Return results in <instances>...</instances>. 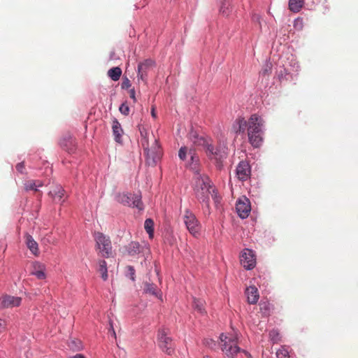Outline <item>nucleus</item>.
I'll use <instances>...</instances> for the list:
<instances>
[{
	"label": "nucleus",
	"instance_id": "nucleus-17",
	"mask_svg": "<svg viewBox=\"0 0 358 358\" xmlns=\"http://www.w3.org/2000/svg\"><path fill=\"white\" fill-rule=\"evenodd\" d=\"M245 294L248 302L250 304H256L259 300V294L257 288L255 286H250L246 288Z\"/></svg>",
	"mask_w": 358,
	"mask_h": 358
},
{
	"label": "nucleus",
	"instance_id": "nucleus-25",
	"mask_svg": "<svg viewBox=\"0 0 358 358\" xmlns=\"http://www.w3.org/2000/svg\"><path fill=\"white\" fill-rule=\"evenodd\" d=\"M99 268L98 271L101 275V278L106 281L108 280V269H107V264L105 260H99Z\"/></svg>",
	"mask_w": 358,
	"mask_h": 358
},
{
	"label": "nucleus",
	"instance_id": "nucleus-31",
	"mask_svg": "<svg viewBox=\"0 0 358 358\" xmlns=\"http://www.w3.org/2000/svg\"><path fill=\"white\" fill-rule=\"evenodd\" d=\"M141 143L143 148L144 153L147 155H150V145H149V141L148 138L145 137L144 138H141Z\"/></svg>",
	"mask_w": 358,
	"mask_h": 358
},
{
	"label": "nucleus",
	"instance_id": "nucleus-21",
	"mask_svg": "<svg viewBox=\"0 0 358 358\" xmlns=\"http://www.w3.org/2000/svg\"><path fill=\"white\" fill-rule=\"evenodd\" d=\"M25 242L27 248L29 249L31 253L35 256H38L39 254L38 243L34 240L31 235L26 234Z\"/></svg>",
	"mask_w": 358,
	"mask_h": 358
},
{
	"label": "nucleus",
	"instance_id": "nucleus-19",
	"mask_svg": "<svg viewBox=\"0 0 358 358\" xmlns=\"http://www.w3.org/2000/svg\"><path fill=\"white\" fill-rule=\"evenodd\" d=\"M45 271V267L44 264L36 262L33 265V270L31 273L35 275L38 279L43 280L46 278Z\"/></svg>",
	"mask_w": 358,
	"mask_h": 358
},
{
	"label": "nucleus",
	"instance_id": "nucleus-16",
	"mask_svg": "<svg viewBox=\"0 0 358 358\" xmlns=\"http://www.w3.org/2000/svg\"><path fill=\"white\" fill-rule=\"evenodd\" d=\"M64 189L59 185L52 187V189L49 192V195L52 198L55 202L62 203L64 201Z\"/></svg>",
	"mask_w": 358,
	"mask_h": 358
},
{
	"label": "nucleus",
	"instance_id": "nucleus-43",
	"mask_svg": "<svg viewBox=\"0 0 358 358\" xmlns=\"http://www.w3.org/2000/svg\"><path fill=\"white\" fill-rule=\"evenodd\" d=\"M151 114H152V116L155 117H156V114H155V109L152 108V112H151Z\"/></svg>",
	"mask_w": 358,
	"mask_h": 358
},
{
	"label": "nucleus",
	"instance_id": "nucleus-6",
	"mask_svg": "<svg viewBox=\"0 0 358 358\" xmlns=\"http://www.w3.org/2000/svg\"><path fill=\"white\" fill-rule=\"evenodd\" d=\"M158 343L162 350L167 355H172L174 352L175 345L172 339L168 336L166 329H160L157 335Z\"/></svg>",
	"mask_w": 358,
	"mask_h": 358
},
{
	"label": "nucleus",
	"instance_id": "nucleus-14",
	"mask_svg": "<svg viewBox=\"0 0 358 358\" xmlns=\"http://www.w3.org/2000/svg\"><path fill=\"white\" fill-rule=\"evenodd\" d=\"M143 293L148 294L155 297L162 299V292L157 285L152 282L145 281L143 283Z\"/></svg>",
	"mask_w": 358,
	"mask_h": 358
},
{
	"label": "nucleus",
	"instance_id": "nucleus-24",
	"mask_svg": "<svg viewBox=\"0 0 358 358\" xmlns=\"http://www.w3.org/2000/svg\"><path fill=\"white\" fill-rule=\"evenodd\" d=\"M303 0H289V9L294 13H298L302 8Z\"/></svg>",
	"mask_w": 358,
	"mask_h": 358
},
{
	"label": "nucleus",
	"instance_id": "nucleus-12",
	"mask_svg": "<svg viewBox=\"0 0 358 358\" xmlns=\"http://www.w3.org/2000/svg\"><path fill=\"white\" fill-rule=\"evenodd\" d=\"M127 250L129 255L134 256L137 254L149 252L150 249L149 245L145 243H143V245H141L138 242L133 241L128 245Z\"/></svg>",
	"mask_w": 358,
	"mask_h": 358
},
{
	"label": "nucleus",
	"instance_id": "nucleus-34",
	"mask_svg": "<svg viewBox=\"0 0 358 358\" xmlns=\"http://www.w3.org/2000/svg\"><path fill=\"white\" fill-rule=\"evenodd\" d=\"M120 113L124 115H128L129 113V106L124 103H122L119 108Z\"/></svg>",
	"mask_w": 358,
	"mask_h": 358
},
{
	"label": "nucleus",
	"instance_id": "nucleus-40",
	"mask_svg": "<svg viewBox=\"0 0 358 358\" xmlns=\"http://www.w3.org/2000/svg\"><path fill=\"white\" fill-rule=\"evenodd\" d=\"M130 97L134 100V102L136 101V96H135V90L134 89H131L129 92Z\"/></svg>",
	"mask_w": 358,
	"mask_h": 358
},
{
	"label": "nucleus",
	"instance_id": "nucleus-3",
	"mask_svg": "<svg viewBox=\"0 0 358 358\" xmlns=\"http://www.w3.org/2000/svg\"><path fill=\"white\" fill-rule=\"evenodd\" d=\"M96 248L101 257L108 258L113 255V248L110 239L101 232L94 234Z\"/></svg>",
	"mask_w": 358,
	"mask_h": 358
},
{
	"label": "nucleus",
	"instance_id": "nucleus-15",
	"mask_svg": "<svg viewBox=\"0 0 358 358\" xmlns=\"http://www.w3.org/2000/svg\"><path fill=\"white\" fill-rule=\"evenodd\" d=\"M22 299L18 296L4 295L1 298V306L3 308H13L19 306Z\"/></svg>",
	"mask_w": 358,
	"mask_h": 358
},
{
	"label": "nucleus",
	"instance_id": "nucleus-1",
	"mask_svg": "<svg viewBox=\"0 0 358 358\" xmlns=\"http://www.w3.org/2000/svg\"><path fill=\"white\" fill-rule=\"evenodd\" d=\"M264 120L257 114H252L248 120L238 117L232 124V131L236 134L247 131L249 143L255 148H259L263 142Z\"/></svg>",
	"mask_w": 358,
	"mask_h": 358
},
{
	"label": "nucleus",
	"instance_id": "nucleus-39",
	"mask_svg": "<svg viewBox=\"0 0 358 358\" xmlns=\"http://www.w3.org/2000/svg\"><path fill=\"white\" fill-rule=\"evenodd\" d=\"M204 343L206 345H208L209 347L210 348H213V345H215V343H214V341L213 340H208V339H206L205 340V342Z\"/></svg>",
	"mask_w": 358,
	"mask_h": 358
},
{
	"label": "nucleus",
	"instance_id": "nucleus-10",
	"mask_svg": "<svg viewBox=\"0 0 358 358\" xmlns=\"http://www.w3.org/2000/svg\"><path fill=\"white\" fill-rule=\"evenodd\" d=\"M155 65V61L151 59H147L138 65V79L145 81L148 76V72L153 69Z\"/></svg>",
	"mask_w": 358,
	"mask_h": 358
},
{
	"label": "nucleus",
	"instance_id": "nucleus-7",
	"mask_svg": "<svg viewBox=\"0 0 358 358\" xmlns=\"http://www.w3.org/2000/svg\"><path fill=\"white\" fill-rule=\"evenodd\" d=\"M118 201L125 206L136 207L139 210L143 208L140 194L123 193L118 196Z\"/></svg>",
	"mask_w": 358,
	"mask_h": 358
},
{
	"label": "nucleus",
	"instance_id": "nucleus-42",
	"mask_svg": "<svg viewBox=\"0 0 358 358\" xmlns=\"http://www.w3.org/2000/svg\"><path fill=\"white\" fill-rule=\"evenodd\" d=\"M110 327H111V329H112L113 336L114 338H115L116 337V334H115V331L112 324H110Z\"/></svg>",
	"mask_w": 358,
	"mask_h": 358
},
{
	"label": "nucleus",
	"instance_id": "nucleus-11",
	"mask_svg": "<svg viewBox=\"0 0 358 358\" xmlns=\"http://www.w3.org/2000/svg\"><path fill=\"white\" fill-rule=\"evenodd\" d=\"M250 166L248 162L241 161L236 167V176L241 181L247 180L250 176Z\"/></svg>",
	"mask_w": 358,
	"mask_h": 358
},
{
	"label": "nucleus",
	"instance_id": "nucleus-36",
	"mask_svg": "<svg viewBox=\"0 0 358 358\" xmlns=\"http://www.w3.org/2000/svg\"><path fill=\"white\" fill-rule=\"evenodd\" d=\"M131 87V82L127 78H124L122 83V89H128Z\"/></svg>",
	"mask_w": 358,
	"mask_h": 358
},
{
	"label": "nucleus",
	"instance_id": "nucleus-29",
	"mask_svg": "<svg viewBox=\"0 0 358 358\" xmlns=\"http://www.w3.org/2000/svg\"><path fill=\"white\" fill-rule=\"evenodd\" d=\"M195 155L196 156H197L195 153H194V151H193L192 150H189V152H188V149H187V147L186 146H182L180 148V149L179 150V152H178V156H179V158L181 159V160H185L186 159V157H187V155Z\"/></svg>",
	"mask_w": 358,
	"mask_h": 358
},
{
	"label": "nucleus",
	"instance_id": "nucleus-33",
	"mask_svg": "<svg viewBox=\"0 0 358 358\" xmlns=\"http://www.w3.org/2000/svg\"><path fill=\"white\" fill-rule=\"evenodd\" d=\"M127 276H128L133 281L135 280V269L131 266H128L127 267Z\"/></svg>",
	"mask_w": 358,
	"mask_h": 358
},
{
	"label": "nucleus",
	"instance_id": "nucleus-22",
	"mask_svg": "<svg viewBox=\"0 0 358 358\" xmlns=\"http://www.w3.org/2000/svg\"><path fill=\"white\" fill-rule=\"evenodd\" d=\"M112 129L115 141L117 143H120L122 141V135L123 134V130L117 120L115 119L113 120Z\"/></svg>",
	"mask_w": 358,
	"mask_h": 358
},
{
	"label": "nucleus",
	"instance_id": "nucleus-26",
	"mask_svg": "<svg viewBox=\"0 0 358 358\" xmlns=\"http://www.w3.org/2000/svg\"><path fill=\"white\" fill-rule=\"evenodd\" d=\"M108 75L113 80L117 81L122 75V69L120 67H113L108 71Z\"/></svg>",
	"mask_w": 358,
	"mask_h": 358
},
{
	"label": "nucleus",
	"instance_id": "nucleus-28",
	"mask_svg": "<svg viewBox=\"0 0 358 358\" xmlns=\"http://www.w3.org/2000/svg\"><path fill=\"white\" fill-rule=\"evenodd\" d=\"M205 302L201 299H198L194 298L193 300V307L195 310H196L199 313L203 314L205 313L204 308Z\"/></svg>",
	"mask_w": 358,
	"mask_h": 358
},
{
	"label": "nucleus",
	"instance_id": "nucleus-45",
	"mask_svg": "<svg viewBox=\"0 0 358 358\" xmlns=\"http://www.w3.org/2000/svg\"><path fill=\"white\" fill-rule=\"evenodd\" d=\"M204 358H210V357H208V356H206V357H205Z\"/></svg>",
	"mask_w": 358,
	"mask_h": 358
},
{
	"label": "nucleus",
	"instance_id": "nucleus-2",
	"mask_svg": "<svg viewBox=\"0 0 358 358\" xmlns=\"http://www.w3.org/2000/svg\"><path fill=\"white\" fill-rule=\"evenodd\" d=\"M188 167L194 172V179L195 180L194 190L196 198L201 202L208 203L209 195L211 194L213 198L217 201V194L215 189L212 192L210 189V180L209 178L200 173L199 158L195 155H191V162L188 163Z\"/></svg>",
	"mask_w": 358,
	"mask_h": 358
},
{
	"label": "nucleus",
	"instance_id": "nucleus-44",
	"mask_svg": "<svg viewBox=\"0 0 358 358\" xmlns=\"http://www.w3.org/2000/svg\"><path fill=\"white\" fill-rule=\"evenodd\" d=\"M220 11H221V12H222L223 13H225V11L223 10V8H222V7L221 8Z\"/></svg>",
	"mask_w": 358,
	"mask_h": 358
},
{
	"label": "nucleus",
	"instance_id": "nucleus-13",
	"mask_svg": "<svg viewBox=\"0 0 358 358\" xmlns=\"http://www.w3.org/2000/svg\"><path fill=\"white\" fill-rule=\"evenodd\" d=\"M189 138L196 146L202 147L205 151L212 145V140L210 138L199 136L194 132L190 134Z\"/></svg>",
	"mask_w": 358,
	"mask_h": 358
},
{
	"label": "nucleus",
	"instance_id": "nucleus-35",
	"mask_svg": "<svg viewBox=\"0 0 358 358\" xmlns=\"http://www.w3.org/2000/svg\"><path fill=\"white\" fill-rule=\"evenodd\" d=\"M271 73V64L267 63L264 68L262 71V73L265 75H269Z\"/></svg>",
	"mask_w": 358,
	"mask_h": 358
},
{
	"label": "nucleus",
	"instance_id": "nucleus-20",
	"mask_svg": "<svg viewBox=\"0 0 358 358\" xmlns=\"http://www.w3.org/2000/svg\"><path fill=\"white\" fill-rule=\"evenodd\" d=\"M43 186V183L41 180H27L24 183V189L26 191L33 190L36 192H38L40 196L42 195V192H40L37 188Z\"/></svg>",
	"mask_w": 358,
	"mask_h": 358
},
{
	"label": "nucleus",
	"instance_id": "nucleus-23",
	"mask_svg": "<svg viewBox=\"0 0 358 358\" xmlns=\"http://www.w3.org/2000/svg\"><path fill=\"white\" fill-rule=\"evenodd\" d=\"M160 153V146L158 144L157 139L154 138L152 145L150 148V155L148 157L155 159L156 158L159 157Z\"/></svg>",
	"mask_w": 358,
	"mask_h": 358
},
{
	"label": "nucleus",
	"instance_id": "nucleus-9",
	"mask_svg": "<svg viewBox=\"0 0 358 358\" xmlns=\"http://www.w3.org/2000/svg\"><path fill=\"white\" fill-rule=\"evenodd\" d=\"M240 261L245 268L248 270L252 269L256 265L254 252L250 249H245L240 257Z\"/></svg>",
	"mask_w": 358,
	"mask_h": 358
},
{
	"label": "nucleus",
	"instance_id": "nucleus-5",
	"mask_svg": "<svg viewBox=\"0 0 358 358\" xmlns=\"http://www.w3.org/2000/svg\"><path fill=\"white\" fill-rule=\"evenodd\" d=\"M222 343V350L228 356L233 357L236 355L240 348L237 345V339L235 337H228L224 334L220 336Z\"/></svg>",
	"mask_w": 358,
	"mask_h": 358
},
{
	"label": "nucleus",
	"instance_id": "nucleus-38",
	"mask_svg": "<svg viewBox=\"0 0 358 358\" xmlns=\"http://www.w3.org/2000/svg\"><path fill=\"white\" fill-rule=\"evenodd\" d=\"M140 133H141V138H144L145 137H148L147 135H148V132L146 131L145 129L143 128V129H140Z\"/></svg>",
	"mask_w": 358,
	"mask_h": 358
},
{
	"label": "nucleus",
	"instance_id": "nucleus-32",
	"mask_svg": "<svg viewBox=\"0 0 358 358\" xmlns=\"http://www.w3.org/2000/svg\"><path fill=\"white\" fill-rule=\"evenodd\" d=\"M269 338L273 343H278L280 341V333L277 329H272L269 332Z\"/></svg>",
	"mask_w": 358,
	"mask_h": 358
},
{
	"label": "nucleus",
	"instance_id": "nucleus-4",
	"mask_svg": "<svg viewBox=\"0 0 358 358\" xmlns=\"http://www.w3.org/2000/svg\"><path fill=\"white\" fill-rule=\"evenodd\" d=\"M184 223L189 232L194 236L199 234L201 224L196 215L189 209L185 210L183 215Z\"/></svg>",
	"mask_w": 358,
	"mask_h": 358
},
{
	"label": "nucleus",
	"instance_id": "nucleus-27",
	"mask_svg": "<svg viewBox=\"0 0 358 358\" xmlns=\"http://www.w3.org/2000/svg\"><path fill=\"white\" fill-rule=\"evenodd\" d=\"M145 231L149 235L150 238L154 236V222L152 219H146L144 224Z\"/></svg>",
	"mask_w": 358,
	"mask_h": 358
},
{
	"label": "nucleus",
	"instance_id": "nucleus-41",
	"mask_svg": "<svg viewBox=\"0 0 358 358\" xmlns=\"http://www.w3.org/2000/svg\"><path fill=\"white\" fill-rule=\"evenodd\" d=\"M69 358H85V357L81 354H77L75 356L70 357Z\"/></svg>",
	"mask_w": 358,
	"mask_h": 358
},
{
	"label": "nucleus",
	"instance_id": "nucleus-18",
	"mask_svg": "<svg viewBox=\"0 0 358 358\" xmlns=\"http://www.w3.org/2000/svg\"><path fill=\"white\" fill-rule=\"evenodd\" d=\"M207 156L210 159H215L217 162H221L226 157V154L221 152L219 149L215 148L213 144L206 151Z\"/></svg>",
	"mask_w": 358,
	"mask_h": 358
},
{
	"label": "nucleus",
	"instance_id": "nucleus-30",
	"mask_svg": "<svg viewBox=\"0 0 358 358\" xmlns=\"http://www.w3.org/2000/svg\"><path fill=\"white\" fill-rule=\"evenodd\" d=\"M278 358H289V352L285 346L281 347L277 352Z\"/></svg>",
	"mask_w": 358,
	"mask_h": 358
},
{
	"label": "nucleus",
	"instance_id": "nucleus-37",
	"mask_svg": "<svg viewBox=\"0 0 358 358\" xmlns=\"http://www.w3.org/2000/svg\"><path fill=\"white\" fill-rule=\"evenodd\" d=\"M24 164L23 162H20V163H18L17 165H16V169L17 171H19L20 173H23L24 172Z\"/></svg>",
	"mask_w": 358,
	"mask_h": 358
},
{
	"label": "nucleus",
	"instance_id": "nucleus-8",
	"mask_svg": "<svg viewBox=\"0 0 358 358\" xmlns=\"http://www.w3.org/2000/svg\"><path fill=\"white\" fill-rule=\"evenodd\" d=\"M236 209L241 218L245 219L248 217L251 211L250 200L245 196L240 197L236 201Z\"/></svg>",
	"mask_w": 358,
	"mask_h": 358
}]
</instances>
